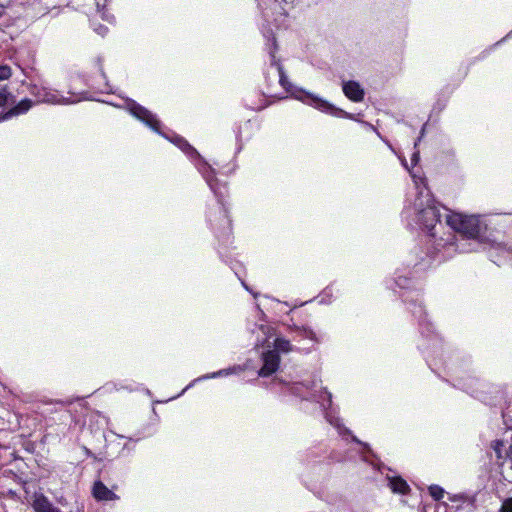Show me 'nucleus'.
Returning <instances> with one entry per match:
<instances>
[{
	"instance_id": "obj_30",
	"label": "nucleus",
	"mask_w": 512,
	"mask_h": 512,
	"mask_svg": "<svg viewBox=\"0 0 512 512\" xmlns=\"http://www.w3.org/2000/svg\"><path fill=\"white\" fill-rule=\"evenodd\" d=\"M327 420H328L331 424H333V425H335V426H337V427L339 426V425H338V423H336V422L334 423V422H333V420H332V419H330L328 416H327Z\"/></svg>"
},
{
	"instance_id": "obj_14",
	"label": "nucleus",
	"mask_w": 512,
	"mask_h": 512,
	"mask_svg": "<svg viewBox=\"0 0 512 512\" xmlns=\"http://www.w3.org/2000/svg\"><path fill=\"white\" fill-rule=\"evenodd\" d=\"M275 64H276V67H277V70L279 73V82H280L281 86L284 87L285 89L289 90V87L291 86V84L288 82V79L284 73L282 66L279 63H275Z\"/></svg>"
},
{
	"instance_id": "obj_2",
	"label": "nucleus",
	"mask_w": 512,
	"mask_h": 512,
	"mask_svg": "<svg viewBox=\"0 0 512 512\" xmlns=\"http://www.w3.org/2000/svg\"><path fill=\"white\" fill-rule=\"evenodd\" d=\"M421 205V203H415L416 208L419 209L417 220L424 228L431 231L439 222V211L436 206L430 203L429 199L425 208H421Z\"/></svg>"
},
{
	"instance_id": "obj_8",
	"label": "nucleus",
	"mask_w": 512,
	"mask_h": 512,
	"mask_svg": "<svg viewBox=\"0 0 512 512\" xmlns=\"http://www.w3.org/2000/svg\"><path fill=\"white\" fill-rule=\"evenodd\" d=\"M92 494L98 501H112L118 499V496L107 488L101 481H96L94 483Z\"/></svg>"
},
{
	"instance_id": "obj_17",
	"label": "nucleus",
	"mask_w": 512,
	"mask_h": 512,
	"mask_svg": "<svg viewBox=\"0 0 512 512\" xmlns=\"http://www.w3.org/2000/svg\"><path fill=\"white\" fill-rule=\"evenodd\" d=\"M498 512H512V497H508L502 501Z\"/></svg>"
},
{
	"instance_id": "obj_4",
	"label": "nucleus",
	"mask_w": 512,
	"mask_h": 512,
	"mask_svg": "<svg viewBox=\"0 0 512 512\" xmlns=\"http://www.w3.org/2000/svg\"><path fill=\"white\" fill-rule=\"evenodd\" d=\"M293 96L295 99L300 100L308 105H311L319 110L330 111L332 109V105H330L327 101L308 92L300 90L296 93H293Z\"/></svg>"
},
{
	"instance_id": "obj_25",
	"label": "nucleus",
	"mask_w": 512,
	"mask_h": 512,
	"mask_svg": "<svg viewBox=\"0 0 512 512\" xmlns=\"http://www.w3.org/2000/svg\"><path fill=\"white\" fill-rule=\"evenodd\" d=\"M258 328L264 335H268L271 331V328L265 324H260Z\"/></svg>"
},
{
	"instance_id": "obj_5",
	"label": "nucleus",
	"mask_w": 512,
	"mask_h": 512,
	"mask_svg": "<svg viewBox=\"0 0 512 512\" xmlns=\"http://www.w3.org/2000/svg\"><path fill=\"white\" fill-rule=\"evenodd\" d=\"M263 367L259 371L260 376H269L276 372L279 367L280 357L274 350H268L263 354Z\"/></svg>"
},
{
	"instance_id": "obj_10",
	"label": "nucleus",
	"mask_w": 512,
	"mask_h": 512,
	"mask_svg": "<svg viewBox=\"0 0 512 512\" xmlns=\"http://www.w3.org/2000/svg\"><path fill=\"white\" fill-rule=\"evenodd\" d=\"M31 100L25 99L22 100L18 105L7 111L6 113L0 115V121L10 119L13 116H17L19 114L25 113L31 107Z\"/></svg>"
},
{
	"instance_id": "obj_28",
	"label": "nucleus",
	"mask_w": 512,
	"mask_h": 512,
	"mask_svg": "<svg viewBox=\"0 0 512 512\" xmlns=\"http://www.w3.org/2000/svg\"><path fill=\"white\" fill-rule=\"evenodd\" d=\"M418 160H419V154H418V153H414V154H413V157H412V161H413L414 163H417V161H418Z\"/></svg>"
},
{
	"instance_id": "obj_31",
	"label": "nucleus",
	"mask_w": 512,
	"mask_h": 512,
	"mask_svg": "<svg viewBox=\"0 0 512 512\" xmlns=\"http://www.w3.org/2000/svg\"><path fill=\"white\" fill-rule=\"evenodd\" d=\"M272 60L275 62V55L272 54Z\"/></svg>"
},
{
	"instance_id": "obj_24",
	"label": "nucleus",
	"mask_w": 512,
	"mask_h": 512,
	"mask_svg": "<svg viewBox=\"0 0 512 512\" xmlns=\"http://www.w3.org/2000/svg\"><path fill=\"white\" fill-rule=\"evenodd\" d=\"M506 459L509 463V467L512 470V444L509 446L507 452H506Z\"/></svg>"
},
{
	"instance_id": "obj_16",
	"label": "nucleus",
	"mask_w": 512,
	"mask_h": 512,
	"mask_svg": "<svg viewBox=\"0 0 512 512\" xmlns=\"http://www.w3.org/2000/svg\"><path fill=\"white\" fill-rule=\"evenodd\" d=\"M429 493L435 500H440L444 496V490L438 485H431L429 487Z\"/></svg>"
},
{
	"instance_id": "obj_23",
	"label": "nucleus",
	"mask_w": 512,
	"mask_h": 512,
	"mask_svg": "<svg viewBox=\"0 0 512 512\" xmlns=\"http://www.w3.org/2000/svg\"><path fill=\"white\" fill-rule=\"evenodd\" d=\"M303 336L310 338L312 340H317L315 333L309 329H303Z\"/></svg>"
},
{
	"instance_id": "obj_13",
	"label": "nucleus",
	"mask_w": 512,
	"mask_h": 512,
	"mask_svg": "<svg viewBox=\"0 0 512 512\" xmlns=\"http://www.w3.org/2000/svg\"><path fill=\"white\" fill-rule=\"evenodd\" d=\"M241 368L239 366L237 367H233V368H229V369H223V370H219L217 372H214L210 375H206V376H203L201 379H208V378H216V377H220V376H227V375H230L232 373H235L236 371H240Z\"/></svg>"
},
{
	"instance_id": "obj_20",
	"label": "nucleus",
	"mask_w": 512,
	"mask_h": 512,
	"mask_svg": "<svg viewBox=\"0 0 512 512\" xmlns=\"http://www.w3.org/2000/svg\"><path fill=\"white\" fill-rule=\"evenodd\" d=\"M502 447H503V442L499 441V440L494 441L492 444V448L494 449L496 456L499 459L502 458V454H501Z\"/></svg>"
},
{
	"instance_id": "obj_1",
	"label": "nucleus",
	"mask_w": 512,
	"mask_h": 512,
	"mask_svg": "<svg viewBox=\"0 0 512 512\" xmlns=\"http://www.w3.org/2000/svg\"><path fill=\"white\" fill-rule=\"evenodd\" d=\"M446 222L453 230L469 239H476L481 231L480 220L475 215L451 213L447 215Z\"/></svg>"
},
{
	"instance_id": "obj_29",
	"label": "nucleus",
	"mask_w": 512,
	"mask_h": 512,
	"mask_svg": "<svg viewBox=\"0 0 512 512\" xmlns=\"http://www.w3.org/2000/svg\"><path fill=\"white\" fill-rule=\"evenodd\" d=\"M325 395L327 396L328 402H331L332 395L329 392H325Z\"/></svg>"
},
{
	"instance_id": "obj_11",
	"label": "nucleus",
	"mask_w": 512,
	"mask_h": 512,
	"mask_svg": "<svg viewBox=\"0 0 512 512\" xmlns=\"http://www.w3.org/2000/svg\"><path fill=\"white\" fill-rule=\"evenodd\" d=\"M389 487L395 493L405 494L409 490V486L401 477H389Z\"/></svg>"
},
{
	"instance_id": "obj_19",
	"label": "nucleus",
	"mask_w": 512,
	"mask_h": 512,
	"mask_svg": "<svg viewBox=\"0 0 512 512\" xmlns=\"http://www.w3.org/2000/svg\"><path fill=\"white\" fill-rule=\"evenodd\" d=\"M204 177H205V179H206V181H207L208 185L210 186V188L214 191V193H215L216 195L221 194L220 192H218L217 187H216V184H215V181H214V179L212 178V176H210V174H206V173H204Z\"/></svg>"
},
{
	"instance_id": "obj_12",
	"label": "nucleus",
	"mask_w": 512,
	"mask_h": 512,
	"mask_svg": "<svg viewBox=\"0 0 512 512\" xmlns=\"http://www.w3.org/2000/svg\"><path fill=\"white\" fill-rule=\"evenodd\" d=\"M274 347V351H276L278 354L279 352L288 353L289 351L292 350L290 342L283 338H277L274 342Z\"/></svg>"
},
{
	"instance_id": "obj_9",
	"label": "nucleus",
	"mask_w": 512,
	"mask_h": 512,
	"mask_svg": "<svg viewBox=\"0 0 512 512\" xmlns=\"http://www.w3.org/2000/svg\"><path fill=\"white\" fill-rule=\"evenodd\" d=\"M343 92L350 100L360 102L364 98V91L360 84L355 81H347L343 83Z\"/></svg>"
},
{
	"instance_id": "obj_7",
	"label": "nucleus",
	"mask_w": 512,
	"mask_h": 512,
	"mask_svg": "<svg viewBox=\"0 0 512 512\" xmlns=\"http://www.w3.org/2000/svg\"><path fill=\"white\" fill-rule=\"evenodd\" d=\"M31 505L34 512H61L43 494H35Z\"/></svg>"
},
{
	"instance_id": "obj_21",
	"label": "nucleus",
	"mask_w": 512,
	"mask_h": 512,
	"mask_svg": "<svg viewBox=\"0 0 512 512\" xmlns=\"http://www.w3.org/2000/svg\"><path fill=\"white\" fill-rule=\"evenodd\" d=\"M94 31L97 32L101 36H105L108 32V28L104 25H95L94 24Z\"/></svg>"
},
{
	"instance_id": "obj_3",
	"label": "nucleus",
	"mask_w": 512,
	"mask_h": 512,
	"mask_svg": "<svg viewBox=\"0 0 512 512\" xmlns=\"http://www.w3.org/2000/svg\"><path fill=\"white\" fill-rule=\"evenodd\" d=\"M129 110L137 119L144 122L154 131L159 132L160 122L156 119L155 115H153L146 108L140 106L135 102H131L129 103Z\"/></svg>"
},
{
	"instance_id": "obj_27",
	"label": "nucleus",
	"mask_w": 512,
	"mask_h": 512,
	"mask_svg": "<svg viewBox=\"0 0 512 512\" xmlns=\"http://www.w3.org/2000/svg\"><path fill=\"white\" fill-rule=\"evenodd\" d=\"M412 177H413V180H414V183L415 185L417 186V188L419 189V186H418V181L422 182L423 179L422 178H417L414 174H412Z\"/></svg>"
},
{
	"instance_id": "obj_15",
	"label": "nucleus",
	"mask_w": 512,
	"mask_h": 512,
	"mask_svg": "<svg viewBox=\"0 0 512 512\" xmlns=\"http://www.w3.org/2000/svg\"><path fill=\"white\" fill-rule=\"evenodd\" d=\"M12 100V95L6 87L0 88V107H4Z\"/></svg>"
},
{
	"instance_id": "obj_6",
	"label": "nucleus",
	"mask_w": 512,
	"mask_h": 512,
	"mask_svg": "<svg viewBox=\"0 0 512 512\" xmlns=\"http://www.w3.org/2000/svg\"><path fill=\"white\" fill-rule=\"evenodd\" d=\"M37 96L40 102L49 104H69L73 102L61 96L57 91L50 90L47 88H42L41 90H39Z\"/></svg>"
},
{
	"instance_id": "obj_26",
	"label": "nucleus",
	"mask_w": 512,
	"mask_h": 512,
	"mask_svg": "<svg viewBox=\"0 0 512 512\" xmlns=\"http://www.w3.org/2000/svg\"><path fill=\"white\" fill-rule=\"evenodd\" d=\"M98 12L101 14V18L105 19L108 22H112L113 16L106 14L104 11L98 10Z\"/></svg>"
},
{
	"instance_id": "obj_18",
	"label": "nucleus",
	"mask_w": 512,
	"mask_h": 512,
	"mask_svg": "<svg viewBox=\"0 0 512 512\" xmlns=\"http://www.w3.org/2000/svg\"><path fill=\"white\" fill-rule=\"evenodd\" d=\"M11 68L7 65L0 66V81L7 80L11 77Z\"/></svg>"
},
{
	"instance_id": "obj_22",
	"label": "nucleus",
	"mask_w": 512,
	"mask_h": 512,
	"mask_svg": "<svg viewBox=\"0 0 512 512\" xmlns=\"http://www.w3.org/2000/svg\"><path fill=\"white\" fill-rule=\"evenodd\" d=\"M177 145L184 151H186V150L193 151V149L190 147V145L183 139H178Z\"/></svg>"
}]
</instances>
